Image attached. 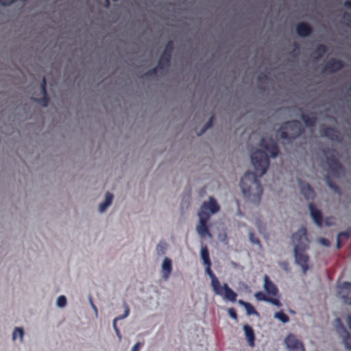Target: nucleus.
Returning a JSON list of instances; mask_svg holds the SVG:
<instances>
[{
    "label": "nucleus",
    "mask_w": 351,
    "mask_h": 351,
    "mask_svg": "<svg viewBox=\"0 0 351 351\" xmlns=\"http://www.w3.org/2000/svg\"><path fill=\"white\" fill-rule=\"evenodd\" d=\"M317 53L319 55L320 53H324L325 51V47L324 46H319L317 49Z\"/></svg>",
    "instance_id": "37998d69"
},
{
    "label": "nucleus",
    "mask_w": 351,
    "mask_h": 351,
    "mask_svg": "<svg viewBox=\"0 0 351 351\" xmlns=\"http://www.w3.org/2000/svg\"><path fill=\"white\" fill-rule=\"evenodd\" d=\"M284 342L289 351H304L302 342L292 334L288 335L285 337Z\"/></svg>",
    "instance_id": "6e6552de"
},
{
    "label": "nucleus",
    "mask_w": 351,
    "mask_h": 351,
    "mask_svg": "<svg viewBox=\"0 0 351 351\" xmlns=\"http://www.w3.org/2000/svg\"><path fill=\"white\" fill-rule=\"evenodd\" d=\"M198 217V225L196 226L197 233L202 237L204 238L206 236L211 237L206 227V223L209 220V218L204 217V215H197Z\"/></svg>",
    "instance_id": "9d476101"
},
{
    "label": "nucleus",
    "mask_w": 351,
    "mask_h": 351,
    "mask_svg": "<svg viewBox=\"0 0 351 351\" xmlns=\"http://www.w3.org/2000/svg\"><path fill=\"white\" fill-rule=\"evenodd\" d=\"M172 44L169 43L167 45L165 50L164 51L163 53L162 54L161 57L159 59L158 65L156 68V71H158L159 69H164L165 67L169 66V59Z\"/></svg>",
    "instance_id": "ddd939ff"
},
{
    "label": "nucleus",
    "mask_w": 351,
    "mask_h": 351,
    "mask_svg": "<svg viewBox=\"0 0 351 351\" xmlns=\"http://www.w3.org/2000/svg\"><path fill=\"white\" fill-rule=\"evenodd\" d=\"M240 186L243 195L250 202L256 203L259 201L262 189L254 173L252 172L245 173L241 179Z\"/></svg>",
    "instance_id": "f03ea898"
},
{
    "label": "nucleus",
    "mask_w": 351,
    "mask_h": 351,
    "mask_svg": "<svg viewBox=\"0 0 351 351\" xmlns=\"http://www.w3.org/2000/svg\"><path fill=\"white\" fill-rule=\"evenodd\" d=\"M302 119L306 126H311L314 123L315 117L313 114L311 115H303Z\"/></svg>",
    "instance_id": "c85d7f7f"
},
{
    "label": "nucleus",
    "mask_w": 351,
    "mask_h": 351,
    "mask_svg": "<svg viewBox=\"0 0 351 351\" xmlns=\"http://www.w3.org/2000/svg\"><path fill=\"white\" fill-rule=\"evenodd\" d=\"M141 347V343L136 342L132 348L131 351H138Z\"/></svg>",
    "instance_id": "a19ab883"
},
{
    "label": "nucleus",
    "mask_w": 351,
    "mask_h": 351,
    "mask_svg": "<svg viewBox=\"0 0 351 351\" xmlns=\"http://www.w3.org/2000/svg\"><path fill=\"white\" fill-rule=\"evenodd\" d=\"M296 32L300 36H306L310 34L311 29L307 24L302 23L297 25Z\"/></svg>",
    "instance_id": "aec40b11"
},
{
    "label": "nucleus",
    "mask_w": 351,
    "mask_h": 351,
    "mask_svg": "<svg viewBox=\"0 0 351 351\" xmlns=\"http://www.w3.org/2000/svg\"><path fill=\"white\" fill-rule=\"evenodd\" d=\"M220 206L217 202L213 197L210 196L208 201L204 202L198 210L197 215L202 214L210 219V215L217 213Z\"/></svg>",
    "instance_id": "20e7f679"
},
{
    "label": "nucleus",
    "mask_w": 351,
    "mask_h": 351,
    "mask_svg": "<svg viewBox=\"0 0 351 351\" xmlns=\"http://www.w3.org/2000/svg\"><path fill=\"white\" fill-rule=\"evenodd\" d=\"M293 250H306L308 248V239L306 230L301 228L292 235L291 239Z\"/></svg>",
    "instance_id": "423d86ee"
},
{
    "label": "nucleus",
    "mask_w": 351,
    "mask_h": 351,
    "mask_svg": "<svg viewBox=\"0 0 351 351\" xmlns=\"http://www.w3.org/2000/svg\"><path fill=\"white\" fill-rule=\"evenodd\" d=\"M212 121H213V117H210V120H209V122L208 123V127L207 128H209L210 127L211 124H212Z\"/></svg>",
    "instance_id": "de8ad7c7"
},
{
    "label": "nucleus",
    "mask_w": 351,
    "mask_h": 351,
    "mask_svg": "<svg viewBox=\"0 0 351 351\" xmlns=\"http://www.w3.org/2000/svg\"><path fill=\"white\" fill-rule=\"evenodd\" d=\"M45 80H43V85L41 88V92L43 94V98L40 99H38L37 102L42 106L46 107L48 104V98L47 97L46 90H45Z\"/></svg>",
    "instance_id": "b1692460"
},
{
    "label": "nucleus",
    "mask_w": 351,
    "mask_h": 351,
    "mask_svg": "<svg viewBox=\"0 0 351 351\" xmlns=\"http://www.w3.org/2000/svg\"><path fill=\"white\" fill-rule=\"evenodd\" d=\"M274 318L279 320L283 324H286L289 322V317L284 313L282 311L277 312L274 315Z\"/></svg>",
    "instance_id": "bb28decb"
},
{
    "label": "nucleus",
    "mask_w": 351,
    "mask_h": 351,
    "mask_svg": "<svg viewBox=\"0 0 351 351\" xmlns=\"http://www.w3.org/2000/svg\"><path fill=\"white\" fill-rule=\"evenodd\" d=\"M200 257H201V259L202 260L203 263L204 265L211 263L210 258H209L208 252L207 247L206 246L201 247Z\"/></svg>",
    "instance_id": "393cba45"
},
{
    "label": "nucleus",
    "mask_w": 351,
    "mask_h": 351,
    "mask_svg": "<svg viewBox=\"0 0 351 351\" xmlns=\"http://www.w3.org/2000/svg\"><path fill=\"white\" fill-rule=\"evenodd\" d=\"M301 133L300 125L298 121H291L286 123L280 132V136L282 138L291 139L298 136Z\"/></svg>",
    "instance_id": "39448f33"
},
{
    "label": "nucleus",
    "mask_w": 351,
    "mask_h": 351,
    "mask_svg": "<svg viewBox=\"0 0 351 351\" xmlns=\"http://www.w3.org/2000/svg\"><path fill=\"white\" fill-rule=\"evenodd\" d=\"M263 289L271 295H276L278 293V289L276 285L269 279L267 276L263 277Z\"/></svg>",
    "instance_id": "dca6fc26"
},
{
    "label": "nucleus",
    "mask_w": 351,
    "mask_h": 351,
    "mask_svg": "<svg viewBox=\"0 0 351 351\" xmlns=\"http://www.w3.org/2000/svg\"><path fill=\"white\" fill-rule=\"evenodd\" d=\"M123 308H124V314H122V316L119 317V320L125 319V317H127L128 316L129 312H130L129 307H128V306L125 303H123Z\"/></svg>",
    "instance_id": "72a5a7b5"
},
{
    "label": "nucleus",
    "mask_w": 351,
    "mask_h": 351,
    "mask_svg": "<svg viewBox=\"0 0 351 351\" xmlns=\"http://www.w3.org/2000/svg\"><path fill=\"white\" fill-rule=\"evenodd\" d=\"M88 302H89L92 309L95 312V316L97 317L98 311H97V309L96 306L93 304V299H92L91 296H88Z\"/></svg>",
    "instance_id": "e433bc0d"
},
{
    "label": "nucleus",
    "mask_w": 351,
    "mask_h": 351,
    "mask_svg": "<svg viewBox=\"0 0 351 351\" xmlns=\"http://www.w3.org/2000/svg\"><path fill=\"white\" fill-rule=\"evenodd\" d=\"M341 237V234H338L337 235V238H336V247L337 249H339L341 246L340 245V237Z\"/></svg>",
    "instance_id": "79ce46f5"
},
{
    "label": "nucleus",
    "mask_w": 351,
    "mask_h": 351,
    "mask_svg": "<svg viewBox=\"0 0 351 351\" xmlns=\"http://www.w3.org/2000/svg\"><path fill=\"white\" fill-rule=\"evenodd\" d=\"M337 295L344 304L351 305V283L343 282L337 287Z\"/></svg>",
    "instance_id": "0eeeda50"
},
{
    "label": "nucleus",
    "mask_w": 351,
    "mask_h": 351,
    "mask_svg": "<svg viewBox=\"0 0 351 351\" xmlns=\"http://www.w3.org/2000/svg\"><path fill=\"white\" fill-rule=\"evenodd\" d=\"M114 195L110 192L104 193V199L98 204L97 211L100 215L105 214L107 210L112 206Z\"/></svg>",
    "instance_id": "9b49d317"
},
{
    "label": "nucleus",
    "mask_w": 351,
    "mask_h": 351,
    "mask_svg": "<svg viewBox=\"0 0 351 351\" xmlns=\"http://www.w3.org/2000/svg\"><path fill=\"white\" fill-rule=\"evenodd\" d=\"M308 210L310 216L313 220L314 223L318 228L322 226V215L319 210H317L312 204H308Z\"/></svg>",
    "instance_id": "4468645a"
},
{
    "label": "nucleus",
    "mask_w": 351,
    "mask_h": 351,
    "mask_svg": "<svg viewBox=\"0 0 351 351\" xmlns=\"http://www.w3.org/2000/svg\"><path fill=\"white\" fill-rule=\"evenodd\" d=\"M119 320V317H115L112 321L113 328L117 327V322Z\"/></svg>",
    "instance_id": "c03bdc74"
},
{
    "label": "nucleus",
    "mask_w": 351,
    "mask_h": 351,
    "mask_svg": "<svg viewBox=\"0 0 351 351\" xmlns=\"http://www.w3.org/2000/svg\"><path fill=\"white\" fill-rule=\"evenodd\" d=\"M67 304L66 298L64 295H59L56 300V305L58 308H63Z\"/></svg>",
    "instance_id": "a878e982"
},
{
    "label": "nucleus",
    "mask_w": 351,
    "mask_h": 351,
    "mask_svg": "<svg viewBox=\"0 0 351 351\" xmlns=\"http://www.w3.org/2000/svg\"><path fill=\"white\" fill-rule=\"evenodd\" d=\"M350 89H351V84H350Z\"/></svg>",
    "instance_id": "5fc2aeb1"
},
{
    "label": "nucleus",
    "mask_w": 351,
    "mask_h": 351,
    "mask_svg": "<svg viewBox=\"0 0 351 351\" xmlns=\"http://www.w3.org/2000/svg\"><path fill=\"white\" fill-rule=\"evenodd\" d=\"M268 154L271 158H276L278 150L274 141L269 138L261 140L258 147L253 148L250 153V161L256 173L263 176L269 165Z\"/></svg>",
    "instance_id": "f257e3e1"
},
{
    "label": "nucleus",
    "mask_w": 351,
    "mask_h": 351,
    "mask_svg": "<svg viewBox=\"0 0 351 351\" xmlns=\"http://www.w3.org/2000/svg\"><path fill=\"white\" fill-rule=\"evenodd\" d=\"M228 314H229L230 317L232 319H233L234 320H237V313H236L235 311L234 310V308H230L228 309Z\"/></svg>",
    "instance_id": "4c0bfd02"
},
{
    "label": "nucleus",
    "mask_w": 351,
    "mask_h": 351,
    "mask_svg": "<svg viewBox=\"0 0 351 351\" xmlns=\"http://www.w3.org/2000/svg\"><path fill=\"white\" fill-rule=\"evenodd\" d=\"M336 321H337V322H339V319H336Z\"/></svg>",
    "instance_id": "864d4df0"
},
{
    "label": "nucleus",
    "mask_w": 351,
    "mask_h": 351,
    "mask_svg": "<svg viewBox=\"0 0 351 351\" xmlns=\"http://www.w3.org/2000/svg\"><path fill=\"white\" fill-rule=\"evenodd\" d=\"M330 168L332 171H337L339 169H341V167L337 162H334L333 166L332 167L330 165Z\"/></svg>",
    "instance_id": "58836bf2"
},
{
    "label": "nucleus",
    "mask_w": 351,
    "mask_h": 351,
    "mask_svg": "<svg viewBox=\"0 0 351 351\" xmlns=\"http://www.w3.org/2000/svg\"><path fill=\"white\" fill-rule=\"evenodd\" d=\"M345 5L351 8V3L350 2H348V1L345 2Z\"/></svg>",
    "instance_id": "3c124183"
},
{
    "label": "nucleus",
    "mask_w": 351,
    "mask_h": 351,
    "mask_svg": "<svg viewBox=\"0 0 351 351\" xmlns=\"http://www.w3.org/2000/svg\"><path fill=\"white\" fill-rule=\"evenodd\" d=\"M113 329H114V332H115L116 335H119V333H120V332H119V329H118V328H117V327H116V328H113Z\"/></svg>",
    "instance_id": "09e8293b"
},
{
    "label": "nucleus",
    "mask_w": 351,
    "mask_h": 351,
    "mask_svg": "<svg viewBox=\"0 0 351 351\" xmlns=\"http://www.w3.org/2000/svg\"><path fill=\"white\" fill-rule=\"evenodd\" d=\"M210 285L215 295H219L223 299L230 302L236 300L237 293L226 283H223L221 287L217 277L210 280Z\"/></svg>",
    "instance_id": "7ed1b4c3"
},
{
    "label": "nucleus",
    "mask_w": 351,
    "mask_h": 351,
    "mask_svg": "<svg viewBox=\"0 0 351 351\" xmlns=\"http://www.w3.org/2000/svg\"><path fill=\"white\" fill-rule=\"evenodd\" d=\"M113 329H114V332H115L116 335H119V333H120V332H119V329H118V328H117V327H116V328H113Z\"/></svg>",
    "instance_id": "8fccbe9b"
},
{
    "label": "nucleus",
    "mask_w": 351,
    "mask_h": 351,
    "mask_svg": "<svg viewBox=\"0 0 351 351\" xmlns=\"http://www.w3.org/2000/svg\"><path fill=\"white\" fill-rule=\"evenodd\" d=\"M144 306L146 308L153 311L156 310L159 306V300L158 297H149L144 302Z\"/></svg>",
    "instance_id": "f3484780"
},
{
    "label": "nucleus",
    "mask_w": 351,
    "mask_h": 351,
    "mask_svg": "<svg viewBox=\"0 0 351 351\" xmlns=\"http://www.w3.org/2000/svg\"><path fill=\"white\" fill-rule=\"evenodd\" d=\"M267 302L270 303L271 304L277 307L280 306V302L277 298H268Z\"/></svg>",
    "instance_id": "f704fd0d"
},
{
    "label": "nucleus",
    "mask_w": 351,
    "mask_h": 351,
    "mask_svg": "<svg viewBox=\"0 0 351 351\" xmlns=\"http://www.w3.org/2000/svg\"><path fill=\"white\" fill-rule=\"evenodd\" d=\"M317 241L320 245H323L324 247H328L330 246L329 241L324 238H319L317 239Z\"/></svg>",
    "instance_id": "c9c22d12"
},
{
    "label": "nucleus",
    "mask_w": 351,
    "mask_h": 351,
    "mask_svg": "<svg viewBox=\"0 0 351 351\" xmlns=\"http://www.w3.org/2000/svg\"><path fill=\"white\" fill-rule=\"evenodd\" d=\"M243 329L244 330L245 336L248 342V344L251 347H253L254 346V335L252 327L248 325H244Z\"/></svg>",
    "instance_id": "a211bd4d"
},
{
    "label": "nucleus",
    "mask_w": 351,
    "mask_h": 351,
    "mask_svg": "<svg viewBox=\"0 0 351 351\" xmlns=\"http://www.w3.org/2000/svg\"><path fill=\"white\" fill-rule=\"evenodd\" d=\"M346 322L348 326V327L351 330V316L350 315H348L346 317Z\"/></svg>",
    "instance_id": "ea45409f"
},
{
    "label": "nucleus",
    "mask_w": 351,
    "mask_h": 351,
    "mask_svg": "<svg viewBox=\"0 0 351 351\" xmlns=\"http://www.w3.org/2000/svg\"><path fill=\"white\" fill-rule=\"evenodd\" d=\"M238 303L245 308L246 313L248 315H258L257 311L254 309V308L251 304L244 302L241 300H239Z\"/></svg>",
    "instance_id": "5701e85b"
},
{
    "label": "nucleus",
    "mask_w": 351,
    "mask_h": 351,
    "mask_svg": "<svg viewBox=\"0 0 351 351\" xmlns=\"http://www.w3.org/2000/svg\"><path fill=\"white\" fill-rule=\"evenodd\" d=\"M305 250H293L295 263L302 268L303 274H305L308 270L307 263L308 257L304 253Z\"/></svg>",
    "instance_id": "1a4fd4ad"
},
{
    "label": "nucleus",
    "mask_w": 351,
    "mask_h": 351,
    "mask_svg": "<svg viewBox=\"0 0 351 351\" xmlns=\"http://www.w3.org/2000/svg\"><path fill=\"white\" fill-rule=\"evenodd\" d=\"M300 191L304 197L306 199H311L314 197V193L310 186L307 184H304L300 187Z\"/></svg>",
    "instance_id": "4be33fe9"
},
{
    "label": "nucleus",
    "mask_w": 351,
    "mask_h": 351,
    "mask_svg": "<svg viewBox=\"0 0 351 351\" xmlns=\"http://www.w3.org/2000/svg\"><path fill=\"white\" fill-rule=\"evenodd\" d=\"M254 298L259 301H264L267 302L268 298L261 291L257 292L254 294Z\"/></svg>",
    "instance_id": "2f4dec72"
},
{
    "label": "nucleus",
    "mask_w": 351,
    "mask_h": 351,
    "mask_svg": "<svg viewBox=\"0 0 351 351\" xmlns=\"http://www.w3.org/2000/svg\"><path fill=\"white\" fill-rule=\"evenodd\" d=\"M117 337H118V339H119V340H121V333H119V335H117Z\"/></svg>",
    "instance_id": "603ef678"
},
{
    "label": "nucleus",
    "mask_w": 351,
    "mask_h": 351,
    "mask_svg": "<svg viewBox=\"0 0 351 351\" xmlns=\"http://www.w3.org/2000/svg\"><path fill=\"white\" fill-rule=\"evenodd\" d=\"M330 219H326L325 220V224L328 226L333 225V222L330 221Z\"/></svg>",
    "instance_id": "a18cd8bd"
},
{
    "label": "nucleus",
    "mask_w": 351,
    "mask_h": 351,
    "mask_svg": "<svg viewBox=\"0 0 351 351\" xmlns=\"http://www.w3.org/2000/svg\"><path fill=\"white\" fill-rule=\"evenodd\" d=\"M205 265H206V273L208 274V276H209L210 280L215 278L216 276H215V274L212 272V271L210 269L211 263L205 264Z\"/></svg>",
    "instance_id": "473e14b6"
},
{
    "label": "nucleus",
    "mask_w": 351,
    "mask_h": 351,
    "mask_svg": "<svg viewBox=\"0 0 351 351\" xmlns=\"http://www.w3.org/2000/svg\"><path fill=\"white\" fill-rule=\"evenodd\" d=\"M333 132H334L331 128H326V130H324L322 132V134L333 140L334 139Z\"/></svg>",
    "instance_id": "7c9ffc66"
},
{
    "label": "nucleus",
    "mask_w": 351,
    "mask_h": 351,
    "mask_svg": "<svg viewBox=\"0 0 351 351\" xmlns=\"http://www.w3.org/2000/svg\"><path fill=\"white\" fill-rule=\"evenodd\" d=\"M339 234H341V237L343 236V237H348L349 235H350V232L349 231H345V232H339Z\"/></svg>",
    "instance_id": "49530a36"
},
{
    "label": "nucleus",
    "mask_w": 351,
    "mask_h": 351,
    "mask_svg": "<svg viewBox=\"0 0 351 351\" xmlns=\"http://www.w3.org/2000/svg\"><path fill=\"white\" fill-rule=\"evenodd\" d=\"M248 238L252 244L256 245L259 250L262 249L259 240L254 236V234L250 230L248 231Z\"/></svg>",
    "instance_id": "cd10ccee"
},
{
    "label": "nucleus",
    "mask_w": 351,
    "mask_h": 351,
    "mask_svg": "<svg viewBox=\"0 0 351 351\" xmlns=\"http://www.w3.org/2000/svg\"><path fill=\"white\" fill-rule=\"evenodd\" d=\"M341 66L342 64L339 60L332 59L326 64V69L329 71L333 72L339 69Z\"/></svg>",
    "instance_id": "412c9836"
},
{
    "label": "nucleus",
    "mask_w": 351,
    "mask_h": 351,
    "mask_svg": "<svg viewBox=\"0 0 351 351\" xmlns=\"http://www.w3.org/2000/svg\"><path fill=\"white\" fill-rule=\"evenodd\" d=\"M165 245L164 244L159 243L156 245V252L158 256H163L165 254Z\"/></svg>",
    "instance_id": "c756f323"
},
{
    "label": "nucleus",
    "mask_w": 351,
    "mask_h": 351,
    "mask_svg": "<svg viewBox=\"0 0 351 351\" xmlns=\"http://www.w3.org/2000/svg\"><path fill=\"white\" fill-rule=\"evenodd\" d=\"M25 330L22 326H16L13 328L11 339L13 342L18 341L23 343L24 341Z\"/></svg>",
    "instance_id": "2eb2a0df"
},
{
    "label": "nucleus",
    "mask_w": 351,
    "mask_h": 351,
    "mask_svg": "<svg viewBox=\"0 0 351 351\" xmlns=\"http://www.w3.org/2000/svg\"><path fill=\"white\" fill-rule=\"evenodd\" d=\"M339 335L342 339L344 347L347 350H351V338L348 332L342 328L339 331Z\"/></svg>",
    "instance_id": "6ab92c4d"
},
{
    "label": "nucleus",
    "mask_w": 351,
    "mask_h": 351,
    "mask_svg": "<svg viewBox=\"0 0 351 351\" xmlns=\"http://www.w3.org/2000/svg\"><path fill=\"white\" fill-rule=\"evenodd\" d=\"M160 271L162 279L165 281H167L172 271V261L169 257L165 256L162 259L160 266Z\"/></svg>",
    "instance_id": "f8f14e48"
}]
</instances>
